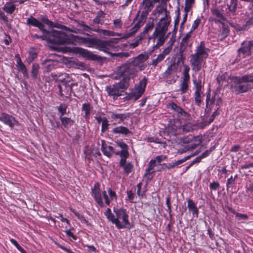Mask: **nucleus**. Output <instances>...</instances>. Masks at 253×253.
Returning <instances> with one entry per match:
<instances>
[{
    "mask_svg": "<svg viewBox=\"0 0 253 253\" xmlns=\"http://www.w3.org/2000/svg\"><path fill=\"white\" fill-rule=\"evenodd\" d=\"M113 78L115 80L123 79L119 83L112 85L106 86L105 90L109 96L116 99L117 97L124 95L126 89V64H124L116 68L115 74Z\"/></svg>",
    "mask_w": 253,
    "mask_h": 253,
    "instance_id": "1",
    "label": "nucleus"
},
{
    "mask_svg": "<svg viewBox=\"0 0 253 253\" xmlns=\"http://www.w3.org/2000/svg\"><path fill=\"white\" fill-rule=\"evenodd\" d=\"M73 39V42L75 39L80 40L84 45L88 47L95 48L103 51L107 53H110L108 50H111L115 47L119 39L111 38L109 40H103L96 38H84L72 34L68 35Z\"/></svg>",
    "mask_w": 253,
    "mask_h": 253,
    "instance_id": "2",
    "label": "nucleus"
},
{
    "mask_svg": "<svg viewBox=\"0 0 253 253\" xmlns=\"http://www.w3.org/2000/svg\"><path fill=\"white\" fill-rule=\"evenodd\" d=\"M114 147L108 146L102 140L101 150L103 154L108 157H110L112 154L120 156L121 160L119 167L124 169V171L126 173V144L121 141L115 142Z\"/></svg>",
    "mask_w": 253,
    "mask_h": 253,
    "instance_id": "3",
    "label": "nucleus"
},
{
    "mask_svg": "<svg viewBox=\"0 0 253 253\" xmlns=\"http://www.w3.org/2000/svg\"><path fill=\"white\" fill-rule=\"evenodd\" d=\"M43 35L39 36L37 34L32 35L33 38L40 39L46 41L48 42L56 44H70L73 42V39L70 38L65 32L55 30L48 31L42 33Z\"/></svg>",
    "mask_w": 253,
    "mask_h": 253,
    "instance_id": "4",
    "label": "nucleus"
},
{
    "mask_svg": "<svg viewBox=\"0 0 253 253\" xmlns=\"http://www.w3.org/2000/svg\"><path fill=\"white\" fill-rule=\"evenodd\" d=\"M209 49L205 47L204 42H201L196 47L195 53L191 55L190 62L193 71L198 72L201 70L203 59L207 58L209 56Z\"/></svg>",
    "mask_w": 253,
    "mask_h": 253,
    "instance_id": "5",
    "label": "nucleus"
},
{
    "mask_svg": "<svg viewBox=\"0 0 253 253\" xmlns=\"http://www.w3.org/2000/svg\"><path fill=\"white\" fill-rule=\"evenodd\" d=\"M142 12L140 17L134 26L127 33V38L132 36L143 25L149 13L154 7V4L151 0H143Z\"/></svg>",
    "mask_w": 253,
    "mask_h": 253,
    "instance_id": "6",
    "label": "nucleus"
},
{
    "mask_svg": "<svg viewBox=\"0 0 253 253\" xmlns=\"http://www.w3.org/2000/svg\"><path fill=\"white\" fill-rule=\"evenodd\" d=\"M147 79L144 77L140 80L138 84H136L133 88L127 93V100L133 99L136 101L144 93L146 85Z\"/></svg>",
    "mask_w": 253,
    "mask_h": 253,
    "instance_id": "7",
    "label": "nucleus"
},
{
    "mask_svg": "<svg viewBox=\"0 0 253 253\" xmlns=\"http://www.w3.org/2000/svg\"><path fill=\"white\" fill-rule=\"evenodd\" d=\"M222 105V100L221 97H216L215 94L212 97L210 93H208L206 96V106L207 109L205 111L207 113H210L212 109L217 107L220 108Z\"/></svg>",
    "mask_w": 253,
    "mask_h": 253,
    "instance_id": "8",
    "label": "nucleus"
},
{
    "mask_svg": "<svg viewBox=\"0 0 253 253\" xmlns=\"http://www.w3.org/2000/svg\"><path fill=\"white\" fill-rule=\"evenodd\" d=\"M117 217H115V220L113 221V223L115 224L118 229L126 227V209L121 208L115 210Z\"/></svg>",
    "mask_w": 253,
    "mask_h": 253,
    "instance_id": "9",
    "label": "nucleus"
},
{
    "mask_svg": "<svg viewBox=\"0 0 253 253\" xmlns=\"http://www.w3.org/2000/svg\"><path fill=\"white\" fill-rule=\"evenodd\" d=\"M253 47V40L243 42L241 47L237 50L239 59L251 56Z\"/></svg>",
    "mask_w": 253,
    "mask_h": 253,
    "instance_id": "10",
    "label": "nucleus"
},
{
    "mask_svg": "<svg viewBox=\"0 0 253 253\" xmlns=\"http://www.w3.org/2000/svg\"><path fill=\"white\" fill-rule=\"evenodd\" d=\"M166 33L163 31H159L158 29H155L152 36L149 38V40L153 39L154 42L155 40H157L156 44H155L153 48V51L158 49L160 47L162 46L165 43L167 36H166Z\"/></svg>",
    "mask_w": 253,
    "mask_h": 253,
    "instance_id": "11",
    "label": "nucleus"
},
{
    "mask_svg": "<svg viewBox=\"0 0 253 253\" xmlns=\"http://www.w3.org/2000/svg\"><path fill=\"white\" fill-rule=\"evenodd\" d=\"M74 52L76 54H80L83 57L88 60L99 61L101 59V56L94 54L92 52L82 47H75L74 48Z\"/></svg>",
    "mask_w": 253,
    "mask_h": 253,
    "instance_id": "12",
    "label": "nucleus"
},
{
    "mask_svg": "<svg viewBox=\"0 0 253 253\" xmlns=\"http://www.w3.org/2000/svg\"><path fill=\"white\" fill-rule=\"evenodd\" d=\"M167 107L168 109L172 110L174 114L176 115L179 119H186L189 116L187 112L173 102L167 104Z\"/></svg>",
    "mask_w": 253,
    "mask_h": 253,
    "instance_id": "13",
    "label": "nucleus"
},
{
    "mask_svg": "<svg viewBox=\"0 0 253 253\" xmlns=\"http://www.w3.org/2000/svg\"><path fill=\"white\" fill-rule=\"evenodd\" d=\"M168 131L170 135L176 136L182 133V125L178 120H175L170 123L168 127Z\"/></svg>",
    "mask_w": 253,
    "mask_h": 253,
    "instance_id": "14",
    "label": "nucleus"
},
{
    "mask_svg": "<svg viewBox=\"0 0 253 253\" xmlns=\"http://www.w3.org/2000/svg\"><path fill=\"white\" fill-rule=\"evenodd\" d=\"M157 166L155 161L151 160L148 164L147 168L145 169L144 177L147 178L148 180H151L156 171H160L161 169L154 170L155 167Z\"/></svg>",
    "mask_w": 253,
    "mask_h": 253,
    "instance_id": "15",
    "label": "nucleus"
},
{
    "mask_svg": "<svg viewBox=\"0 0 253 253\" xmlns=\"http://www.w3.org/2000/svg\"><path fill=\"white\" fill-rule=\"evenodd\" d=\"M0 121L11 127H13L14 126L19 124L18 121L15 120L14 117L5 113L1 114Z\"/></svg>",
    "mask_w": 253,
    "mask_h": 253,
    "instance_id": "16",
    "label": "nucleus"
},
{
    "mask_svg": "<svg viewBox=\"0 0 253 253\" xmlns=\"http://www.w3.org/2000/svg\"><path fill=\"white\" fill-rule=\"evenodd\" d=\"M26 24L29 26L38 27L42 33L46 32V30L44 28V24L32 16H31L30 18L27 19Z\"/></svg>",
    "mask_w": 253,
    "mask_h": 253,
    "instance_id": "17",
    "label": "nucleus"
},
{
    "mask_svg": "<svg viewBox=\"0 0 253 253\" xmlns=\"http://www.w3.org/2000/svg\"><path fill=\"white\" fill-rule=\"evenodd\" d=\"M170 22V17L168 15L167 17L162 18L160 19V23L157 25L155 29H158L159 31H163V32L167 33L168 27Z\"/></svg>",
    "mask_w": 253,
    "mask_h": 253,
    "instance_id": "18",
    "label": "nucleus"
},
{
    "mask_svg": "<svg viewBox=\"0 0 253 253\" xmlns=\"http://www.w3.org/2000/svg\"><path fill=\"white\" fill-rule=\"evenodd\" d=\"M235 82L237 84L253 83V72L246 74L242 77H235Z\"/></svg>",
    "mask_w": 253,
    "mask_h": 253,
    "instance_id": "19",
    "label": "nucleus"
},
{
    "mask_svg": "<svg viewBox=\"0 0 253 253\" xmlns=\"http://www.w3.org/2000/svg\"><path fill=\"white\" fill-rule=\"evenodd\" d=\"M57 63L56 60L45 59L43 60L42 65L44 67L45 71L49 72L55 68Z\"/></svg>",
    "mask_w": 253,
    "mask_h": 253,
    "instance_id": "20",
    "label": "nucleus"
},
{
    "mask_svg": "<svg viewBox=\"0 0 253 253\" xmlns=\"http://www.w3.org/2000/svg\"><path fill=\"white\" fill-rule=\"evenodd\" d=\"M252 88V85L247 83L239 84V85L234 86L235 91L237 94L246 92Z\"/></svg>",
    "mask_w": 253,
    "mask_h": 253,
    "instance_id": "21",
    "label": "nucleus"
},
{
    "mask_svg": "<svg viewBox=\"0 0 253 253\" xmlns=\"http://www.w3.org/2000/svg\"><path fill=\"white\" fill-rule=\"evenodd\" d=\"M147 59V56L143 54H140L137 57L132 59V61L129 63H127V69L130 67L131 65L134 66H136L138 65L139 64L142 63L144 61Z\"/></svg>",
    "mask_w": 253,
    "mask_h": 253,
    "instance_id": "22",
    "label": "nucleus"
},
{
    "mask_svg": "<svg viewBox=\"0 0 253 253\" xmlns=\"http://www.w3.org/2000/svg\"><path fill=\"white\" fill-rule=\"evenodd\" d=\"M61 122V125L62 127L64 128L68 129L72 126L74 123L75 121L72 119L71 118L62 116L59 118Z\"/></svg>",
    "mask_w": 253,
    "mask_h": 253,
    "instance_id": "23",
    "label": "nucleus"
},
{
    "mask_svg": "<svg viewBox=\"0 0 253 253\" xmlns=\"http://www.w3.org/2000/svg\"><path fill=\"white\" fill-rule=\"evenodd\" d=\"M187 207L190 212H192L193 216L198 217L199 210L194 201L190 199H187Z\"/></svg>",
    "mask_w": 253,
    "mask_h": 253,
    "instance_id": "24",
    "label": "nucleus"
},
{
    "mask_svg": "<svg viewBox=\"0 0 253 253\" xmlns=\"http://www.w3.org/2000/svg\"><path fill=\"white\" fill-rule=\"evenodd\" d=\"M154 19L153 18H150L148 22L146 24L145 26L144 31L140 34L142 35L144 38L146 37V34L149 31H151L154 27Z\"/></svg>",
    "mask_w": 253,
    "mask_h": 253,
    "instance_id": "25",
    "label": "nucleus"
},
{
    "mask_svg": "<svg viewBox=\"0 0 253 253\" xmlns=\"http://www.w3.org/2000/svg\"><path fill=\"white\" fill-rule=\"evenodd\" d=\"M91 195L95 202L100 207H105L104 204L102 201V195L100 190L98 191H96L93 192H91Z\"/></svg>",
    "mask_w": 253,
    "mask_h": 253,
    "instance_id": "26",
    "label": "nucleus"
},
{
    "mask_svg": "<svg viewBox=\"0 0 253 253\" xmlns=\"http://www.w3.org/2000/svg\"><path fill=\"white\" fill-rule=\"evenodd\" d=\"M162 76L169 84H171L175 82L174 74L171 72L168 71L167 69L163 74Z\"/></svg>",
    "mask_w": 253,
    "mask_h": 253,
    "instance_id": "27",
    "label": "nucleus"
},
{
    "mask_svg": "<svg viewBox=\"0 0 253 253\" xmlns=\"http://www.w3.org/2000/svg\"><path fill=\"white\" fill-rule=\"evenodd\" d=\"M229 30L228 27L226 26L225 24H223L221 32L218 35V40L222 41L228 35Z\"/></svg>",
    "mask_w": 253,
    "mask_h": 253,
    "instance_id": "28",
    "label": "nucleus"
},
{
    "mask_svg": "<svg viewBox=\"0 0 253 253\" xmlns=\"http://www.w3.org/2000/svg\"><path fill=\"white\" fill-rule=\"evenodd\" d=\"M31 68V73L32 77L33 79L36 80L39 73L40 66L38 64L33 63Z\"/></svg>",
    "mask_w": 253,
    "mask_h": 253,
    "instance_id": "29",
    "label": "nucleus"
},
{
    "mask_svg": "<svg viewBox=\"0 0 253 253\" xmlns=\"http://www.w3.org/2000/svg\"><path fill=\"white\" fill-rule=\"evenodd\" d=\"M40 21L43 24H46L50 27H56L58 28L59 27L57 24H54L53 22L49 20L46 16L45 15H41L40 17Z\"/></svg>",
    "mask_w": 253,
    "mask_h": 253,
    "instance_id": "30",
    "label": "nucleus"
},
{
    "mask_svg": "<svg viewBox=\"0 0 253 253\" xmlns=\"http://www.w3.org/2000/svg\"><path fill=\"white\" fill-rule=\"evenodd\" d=\"M49 123L51 126L50 129L55 130L59 128L60 122L55 119L54 116H52L51 118L49 119Z\"/></svg>",
    "mask_w": 253,
    "mask_h": 253,
    "instance_id": "31",
    "label": "nucleus"
},
{
    "mask_svg": "<svg viewBox=\"0 0 253 253\" xmlns=\"http://www.w3.org/2000/svg\"><path fill=\"white\" fill-rule=\"evenodd\" d=\"M190 80L183 79L180 85V90L181 94H184L187 92L188 89L189 85L188 83Z\"/></svg>",
    "mask_w": 253,
    "mask_h": 253,
    "instance_id": "32",
    "label": "nucleus"
},
{
    "mask_svg": "<svg viewBox=\"0 0 253 253\" xmlns=\"http://www.w3.org/2000/svg\"><path fill=\"white\" fill-rule=\"evenodd\" d=\"M68 107L67 104L61 103L57 107V110L59 113V118L64 116L66 114V110Z\"/></svg>",
    "mask_w": 253,
    "mask_h": 253,
    "instance_id": "33",
    "label": "nucleus"
},
{
    "mask_svg": "<svg viewBox=\"0 0 253 253\" xmlns=\"http://www.w3.org/2000/svg\"><path fill=\"white\" fill-rule=\"evenodd\" d=\"M177 61L176 63H175L176 64L177 66H178L180 64L184 65L185 57L184 56L183 51L181 50V49H180V51L177 54Z\"/></svg>",
    "mask_w": 253,
    "mask_h": 253,
    "instance_id": "34",
    "label": "nucleus"
},
{
    "mask_svg": "<svg viewBox=\"0 0 253 253\" xmlns=\"http://www.w3.org/2000/svg\"><path fill=\"white\" fill-rule=\"evenodd\" d=\"M202 91H195L194 92V100L196 105L200 106L201 103V95L203 94Z\"/></svg>",
    "mask_w": 253,
    "mask_h": 253,
    "instance_id": "35",
    "label": "nucleus"
},
{
    "mask_svg": "<svg viewBox=\"0 0 253 253\" xmlns=\"http://www.w3.org/2000/svg\"><path fill=\"white\" fill-rule=\"evenodd\" d=\"M17 66L18 70L23 74L24 77L28 79L29 78V75L25 65L23 63H21L20 65Z\"/></svg>",
    "mask_w": 253,
    "mask_h": 253,
    "instance_id": "36",
    "label": "nucleus"
},
{
    "mask_svg": "<svg viewBox=\"0 0 253 253\" xmlns=\"http://www.w3.org/2000/svg\"><path fill=\"white\" fill-rule=\"evenodd\" d=\"M144 38L142 36V35H139L137 37L134 38V42H131L129 44V47L130 48H134L136 47L138 45L139 42Z\"/></svg>",
    "mask_w": 253,
    "mask_h": 253,
    "instance_id": "37",
    "label": "nucleus"
},
{
    "mask_svg": "<svg viewBox=\"0 0 253 253\" xmlns=\"http://www.w3.org/2000/svg\"><path fill=\"white\" fill-rule=\"evenodd\" d=\"M195 3V0H185L184 12H188Z\"/></svg>",
    "mask_w": 253,
    "mask_h": 253,
    "instance_id": "38",
    "label": "nucleus"
},
{
    "mask_svg": "<svg viewBox=\"0 0 253 253\" xmlns=\"http://www.w3.org/2000/svg\"><path fill=\"white\" fill-rule=\"evenodd\" d=\"M226 77L225 73H221L219 74L216 77V81L220 87H221L224 82L226 80Z\"/></svg>",
    "mask_w": 253,
    "mask_h": 253,
    "instance_id": "39",
    "label": "nucleus"
},
{
    "mask_svg": "<svg viewBox=\"0 0 253 253\" xmlns=\"http://www.w3.org/2000/svg\"><path fill=\"white\" fill-rule=\"evenodd\" d=\"M193 84L195 88V91H202V81L201 79H195L193 80Z\"/></svg>",
    "mask_w": 253,
    "mask_h": 253,
    "instance_id": "40",
    "label": "nucleus"
},
{
    "mask_svg": "<svg viewBox=\"0 0 253 253\" xmlns=\"http://www.w3.org/2000/svg\"><path fill=\"white\" fill-rule=\"evenodd\" d=\"M114 133H122L126 135V127L120 126L114 128L113 130Z\"/></svg>",
    "mask_w": 253,
    "mask_h": 253,
    "instance_id": "41",
    "label": "nucleus"
},
{
    "mask_svg": "<svg viewBox=\"0 0 253 253\" xmlns=\"http://www.w3.org/2000/svg\"><path fill=\"white\" fill-rule=\"evenodd\" d=\"M165 57L164 56V55L160 53L158 55L156 59L152 60V65L154 67H156L160 62L162 61L165 59Z\"/></svg>",
    "mask_w": 253,
    "mask_h": 253,
    "instance_id": "42",
    "label": "nucleus"
},
{
    "mask_svg": "<svg viewBox=\"0 0 253 253\" xmlns=\"http://www.w3.org/2000/svg\"><path fill=\"white\" fill-rule=\"evenodd\" d=\"M184 65V69L183 71V79L190 80V75L189 74L190 68L187 65Z\"/></svg>",
    "mask_w": 253,
    "mask_h": 253,
    "instance_id": "43",
    "label": "nucleus"
},
{
    "mask_svg": "<svg viewBox=\"0 0 253 253\" xmlns=\"http://www.w3.org/2000/svg\"><path fill=\"white\" fill-rule=\"evenodd\" d=\"M166 205L168 208L167 211L169 213L170 216H171V212L172 211V209L171 205V198L170 195H169L166 198Z\"/></svg>",
    "mask_w": 253,
    "mask_h": 253,
    "instance_id": "44",
    "label": "nucleus"
},
{
    "mask_svg": "<svg viewBox=\"0 0 253 253\" xmlns=\"http://www.w3.org/2000/svg\"><path fill=\"white\" fill-rule=\"evenodd\" d=\"M237 1L238 0H231V4L228 5V8L230 11L234 12L236 11L237 7Z\"/></svg>",
    "mask_w": 253,
    "mask_h": 253,
    "instance_id": "45",
    "label": "nucleus"
},
{
    "mask_svg": "<svg viewBox=\"0 0 253 253\" xmlns=\"http://www.w3.org/2000/svg\"><path fill=\"white\" fill-rule=\"evenodd\" d=\"M168 158V157L166 155H159L156 156L154 159H153V160L155 161V162L158 165H160L161 163L164 161H165L166 159Z\"/></svg>",
    "mask_w": 253,
    "mask_h": 253,
    "instance_id": "46",
    "label": "nucleus"
},
{
    "mask_svg": "<svg viewBox=\"0 0 253 253\" xmlns=\"http://www.w3.org/2000/svg\"><path fill=\"white\" fill-rule=\"evenodd\" d=\"M212 13L213 15L215 16L216 17L220 18L222 21H225V18L223 15V14L220 12V11L217 9H213L212 11Z\"/></svg>",
    "mask_w": 253,
    "mask_h": 253,
    "instance_id": "47",
    "label": "nucleus"
},
{
    "mask_svg": "<svg viewBox=\"0 0 253 253\" xmlns=\"http://www.w3.org/2000/svg\"><path fill=\"white\" fill-rule=\"evenodd\" d=\"M2 9L7 13L12 14L15 9V5L12 4L9 6H4L2 7Z\"/></svg>",
    "mask_w": 253,
    "mask_h": 253,
    "instance_id": "48",
    "label": "nucleus"
},
{
    "mask_svg": "<svg viewBox=\"0 0 253 253\" xmlns=\"http://www.w3.org/2000/svg\"><path fill=\"white\" fill-rule=\"evenodd\" d=\"M10 241L21 253H25V250L19 245L15 240L11 239Z\"/></svg>",
    "mask_w": 253,
    "mask_h": 253,
    "instance_id": "49",
    "label": "nucleus"
},
{
    "mask_svg": "<svg viewBox=\"0 0 253 253\" xmlns=\"http://www.w3.org/2000/svg\"><path fill=\"white\" fill-rule=\"evenodd\" d=\"M163 11L165 12V16H166V17H167V16L168 15H169V12L167 11L166 8H164L161 6H158L155 9V10L153 11V13L154 12H155V13L160 14V13H163Z\"/></svg>",
    "mask_w": 253,
    "mask_h": 253,
    "instance_id": "50",
    "label": "nucleus"
},
{
    "mask_svg": "<svg viewBox=\"0 0 253 253\" xmlns=\"http://www.w3.org/2000/svg\"><path fill=\"white\" fill-rule=\"evenodd\" d=\"M104 214L107 218L113 223V221L115 220V216L112 213L111 210L108 208Z\"/></svg>",
    "mask_w": 253,
    "mask_h": 253,
    "instance_id": "51",
    "label": "nucleus"
},
{
    "mask_svg": "<svg viewBox=\"0 0 253 253\" xmlns=\"http://www.w3.org/2000/svg\"><path fill=\"white\" fill-rule=\"evenodd\" d=\"M37 54L34 51H30L29 52V56L27 58V61L29 63H32L34 60L37 57Z\"/></svg>",
    "mask_w": 253,
    "mask_h": 253,
    "instance_id": "52",
    "label": "nucleus"
},
{
    "mask_svg": "<svg viewBox=\"0 0 253 253\" xmlns=\"http://www.w3.org/2000/svg\"><path fill=\"white\" fill-rule=\"evenodd\" d=\"M235 178H233V176H231L229 178H228L227 180L226 183V189L228 191L229 188L232 187L233 185L235 184Z\"/></svg>",
    "mask_w": 253,
    "mask_h": 253,
    "instance_id": "53",
    "label": "nucleus"
},
{
    "mask_svg": "<svg viewBox=\"0 0 253 253\" xmlns=\"http://www.w3.org/2000/svg\"><path fill=\"white\" fill-rule=\"evenodd\" d=\"M209 187L211 190L216 191L220 188V184L217 181H213L210 184Z\"/></svg>",
    "mask_w": 253,
    "mask_h": 253,
    "instance_id": "54",
    "label": "nucleus"
},
{
    "mask_svg": "<svg viewBox=\"0 0 253 253\" xmlns=\"http://www.w3.org/2000/svg\"><path fill=\"white\" fill-rule=\"evenodd\" d=\"M177 66L176 64L175 63L173 62V63L171 64L170 65L168 66L167 68V70L171 72L174 74L176 73L177 71Z\"/></svg>",
    "mask_w": 253,
    "mask_h": 253,
    "instance_id": "55",
    "label": "nucleus"
},
{
    "mask_svg": "<svg viewBox=\"0 0 253 253\" xmlns=\"http://www.w3.org/2000/svg\"><path fill=\"white\" fill-rule=\"evenodd\" d=\"M192 32H193L190 31L185 35V36L182 39L181 44H187V42L189 39L191 37Z\"/></svg>",
    "mask_w": 253,
    "mask_h": 253,
    "instance_id": "56",
    "label": "nucleus"
},
{
    "mask_svg": "<svg viewBox=\"0 0 253 253\" xmlns=\"http://www.w3.org/2000/svg\"><path fill=\"white\" fill-rule=\"evenodd\" d=\"M108 121L106 118L104 117V121L102 123L101 132L104 133L106 130L108 129Z\"/></svg>",
    "mask_w": 253,
    "mask_h": 253,
    "instance_id": "57",
    "label": "nucleus"
},
{
    "mask_svg": "<svg viewBox=\"0 0 253 253\" xmlns=\"http://www.w3.org/2000/svg\"><path fill=\"white\" fill-rule=\"evenodd\" d=\"M201 23V20L199 18H198L194 21L192 27L191 28L190 31L192 32H193L195 31L198 27L199 26L200 24Z\"/></svg>",
    "mask_w": 253,
    "mask_h": 253,
    "instance_id": "58",
    "label": "nucleus"
},
{
    "mask_svg": "<svg viewBox=\"0 0 253 253\" xmlns=\"http://www.w3.org/2000/svg\"><path fill=\"white\" fill-rule=\"evenodd\" d=\"M176 17L174 19V29H177V26L179 24V19H180V11L179 8H178L177 10L176 11Z\"/></svg>",
    "mask_w": 253,
    "mask_h": 253,
    "instance_id": "59",
    "label": "nucleus"
},
{
    "mask_svg": "<svg viewBox=\"0 0 253 253\" xmlns=\"http://www.w3.org/2000/svg\"><path fill=\"white\" fill-rule=\"evenodd\" d=\"M91 108L90 104L85 103L83 104L82 110L83 111H84L85 113H90Z\"/></svg>",
    "mask_w": 253,
    "mask_h": 253,
    "instance_id": "60",
    "label": "nucleus"
},
{
    "mask_svg": "<svg viewBox=\"0 0 253 253\" xmlns=\"http://www.w3.org/2000/svg\"><path fill=\"white\" fill-rule=\"evenodd\" d=\"M180 165V164L178 160L173 161L171 163H168V170H170L175 167H178Z\"/></svg>",
    "mask_w": 253,
    "mask_h": 253,
    "instance_id": "61",
    "label": "nucleus"
},
{
    "mask_svg": "<svg viewBox=\"0 0 253 253\" xmlns=\"http://www.w3.org/2000/svg\"><path fill=\"white\" fill-rule=\"evenodd\" d=\"M62 26L63 27V29H64L66 31L71 32L72 33H74L76 34H81L82 33V31L81 30L77 29V28H75L73 29H71L70 28L66 27L65 26Z\"/></svg>",
    "mask_w": 253,
    "mask_h": 253,
    "instance_id": "62",
    "label": "nucleus"
},
{
    "mask_svg": "<svg viewBox=\"0 0 253 253\" xmlns=\"http://www.w3.org/2000/svg\"><path fill=\"white\" fill-rule=\"evenodd\" d=\"M197 153L195 152L190 155H188V156H187L186 157H184L183 158L180 159V160H179L178 161L180 163V164H182V163H183L184 162H186V161L189 160L190 159H191L192 157L196 156L197 155Z\"/></svg>",
    "mask_w": 253,
    "mask_h": 253,
    "instance_id": "63",
    "label": "nucleus"
},
{
    "mask_svg": "<svg viewBox=\"0 0 253 253\" xmlns=\"http://www.w3.org/2000/svg\"><path fill=\"white\" fill-rule=\"evenodd\" d=\"M108 192L111 200L117 199V195L116 192L113 191L111 188H108Z\"/></svg>",
    "mask_w": 253,
    "mask_h": 253,
    "instance_id": "64",
    "label": "nucleus"
}]
</instances>
